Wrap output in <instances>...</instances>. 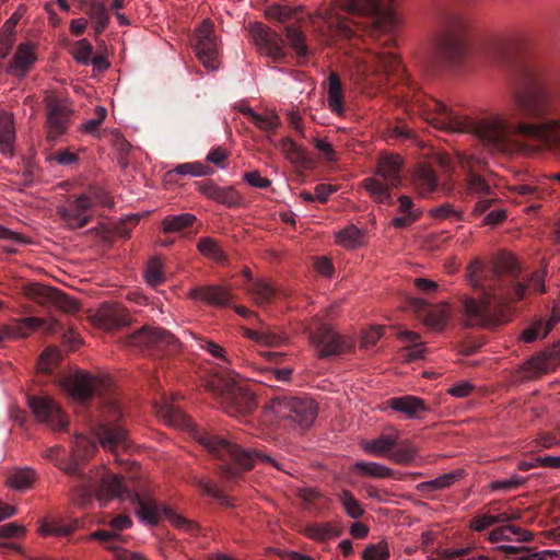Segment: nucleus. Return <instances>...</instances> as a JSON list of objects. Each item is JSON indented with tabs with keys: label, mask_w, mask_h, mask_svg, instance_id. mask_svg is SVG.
Masks as SVG:
<instances>
[{
	"label": "nucleus",
	"mask_w": 560,
	"mask_h": 560,
	"mask_svg": "<svg viewBox=\"0 0 560 560\" xmlns=\"http://www.w3.org/2000/svg\"><path fill=\"white\" fill-rule=\"evenodd\" d=\"M512 100L521 116L516 122L502 113L476 120L423 94H416L410 106L435 129L472 133L495 150L506 149L513 137H524L548 149L560 150V117L547 118L553 104V92L546 70L538 66L525 68Z\"/></svg>",
	"instance_id": "nucleus-1"
},
{
	"label": "nucleus",
	"mask_w": 560,
	"mask_h": 560,
	"mask_svg": "<svg viewBox=\"0 0 560 560\" xmlns=\"http://www.w3.org/2000/svg\"><path fill=\"white\" fill-rule=\"evenodd\" d=\"M483 262L476 258L467 269V279L474 288L485 290L480 300L466 298L463 302L466 324L486 328L495 327L510 320L508 302L521 301L525 298L528 284L517 283L512 292L504 289L500 277L503 273L516 276V261L513 256H502L493 267V284H485L479 276L483 271Z\"/></svg>",
	"instance_id": "nucleus-2"
},
{
	"label": "nucleus",
	"mask_w": 560,
	"mask_h": 560,
	"mask_svg": "<svg viewBox=\"0 0 560 560\" xmlns=\"http://www.w3.org/2000/svg\"><path fill=\"white\" fill-rule=\"evenodd\" d=\"M195 439L209 453L224 462L221 470L222 475L229 480L236 479L242 470H249L256 464L271 465L278 470L284 471L282 465L276 458L260 451L244 450L237 444L209 432H197Z\"/></svg>",
	"instance_id": "nucleus-3"
},
{
	"label": "nucleus",
	"mask_w": 560,
	"mask_h": 560,
	"mask_svg": "<svg viewBox=\"0 0 560 560\" xmlns=\"http://www.w3.org/2000/svg\"><path fill=\"white\" fill-rule=\"evenodd\" d=\"M205 386L219 399L221 408L230 417L245 416L256 408L255 396L246 389L243 380L232 371L209 374Z\"/></svg>",
	"instance_id": "nucleus-4"
},
{
	"label": "nucleus",
	"mask_w": 560,
	"mask_h": 560,
	"mask_svg": "<svg viewBox=\"0 0 560 560\" xmlns=\"http://www.w3.org/2000/svg\"><path fill=\"white\" fill-rule=\"evenodd\" d=\"M81 497L78 502L85 505L93 498L98 501H107L114 498L127 499L122 477L109 472L105 467L98 468L91 476H84L80 482Z\"/></svg>",
	"instance_id": "nucleus-5"
},
{
	"label": "nucleus",
	"mask_w": 560,
	"mask_h": 560,
	"mask_svg": "<svg viewBox=\"0 0 560 560\" xmlns=\"http://www.w3.org/2000/svg\"><path fill=\"white\" fill-rule=\"evenodd\" d=\"M378 0H332L330 8L323 14L328 28L336 35L350 38L354 34L346 22L347 14H376L380 10Z\"/></svg>",
	"instance_id": "nucleus-6"
},
{
	"label": "nucleus",
	"mask_w": 560,
	"mask_h": 560,
	"mask_svg": "<svg viewBox=\"0 0 560 560\" xmlns=\"http://www.w3.org/2000/svg\"><path fill=\"white\" fill-rule=\"evenodd\" d=\"M400 435L398 430L390 429L389 433L363 441L361 447L366 454L377 457H384L390 453V458L395 463L407 464L415 458L417 448L409 441L401 440Z\"/></svg>",
	"instance_id": "nucleus-7"
},
{
	"label": "nucleus",
	"mask_w": 560,
	"mask_h": 560,
	"mask_svg": "<svg viewBox=\"0 0 560 560\" xmlns=\"http://www.w3.org/2000/svg\"><path fill=\"white\" fill-rule=\"evenodd\" d=\"M266 408L277 418L290 420L301 427H310L317 416V405L308 397H277Z\"/></svg>",
	"instance_id": "nucleus-8"
},
{
	"label": "nucleus",
	"mask_w": 560,
	"mask_h": 560,
	"mask_svg": "<svg viewBox=\"0 0 560 560\" xmlns=\"http://www.w3.org/2000/svg\"><path fill=\"white\" fill-rule=\"evenodd\" d=\"M399 67L400 60L394 52L375 47L358 58L357 74L360 80L374 84L381 81L383 75L397 71Z\"/></svg>",
	"instance_id": "nucleus-9"
},
{
	"label": "nucleus",
	"mask_w": 560,
	"mask_h": 560,
	"mask_svg": "<svg viewBox=\"0 0 560 560\" xmlns=\"http://www.w3.org/2000/svg\"><path fill=\"white\" fill-rule=\"evenodd\" d=\"M107 412V417L95 429V435L100 444L103 448L110 452L128 451L131 442L127 430L119 422L121 418L119 406L116 402H112Z\"/></svg>",
	"instance_id": "nucleus-10"
},
{
	"label": "nucleus",
	"mask_w": 560,
	"mask_h": 560,
	"mask_svg": "<svg viewBox=\"0 0 560 560\" xmlns=\"http://www.w3.org/2000/svg\"><path fill=\"white\" fill-rule=\"evenodd\" d=\"M310 341L320 359L341 355L353 350L354 341L348 335H341L328 324H319L311 332Z\"/></svg>",
	"instance_id": "nucleus-11"
},
{
	"label": "nucleus",
	"mask_w": 560,
	"mask_h": 560,
	"mask_svg": "<svg viewBox=\"0 0 560 560\" xmlns=\"http://www.w3.org/2000/svg\"><path fill=\"white\" fill-rule=\"evenodd\" d=\"M464 20L459 15L448 16L438 39V52L447 61L458 60L465 51Z\"/></svg>",
	"instance_id": "nucleus-12"
},
{
	"label": "nucleus",
	"mask_w": 560,
	"mask_h": 560,
	"mask_svg": "<svg viewBox=\"0 0 560 560\" xmlns=\"http://www.w3.org/2000/svg\"><path fill=\"white\" fill-rule=\"evenodd\" d=\"M458 164L466 173V192L474 198L492 196L494 190L480 174L486 171L487 162L475 155L459 154Z\"/></svg>",
	"instance_id": "nucleus-13"
},
{
	"label": "nucleus",
	"mask_w": 560,
	"mask_h": 560,
	"mask_svg": "<svg viewBox=\"0 0 560 560\" xmlns=\"http://www.w3.org/2000/svg\"><path fill=\"white\" fill-rule=\"evenodd\" d=\"M47 139L57 140L71 126L72 108L66 100L52 95L45 98Z\"/></svg>",
	"instance_id": "nucleus-14"
},
{
	"label": "nucleus",
	"mask_w": 560,
	"mask_h": 560,
	"mask_svg": "<svg viewBox=\"0 0 560 560\" xmlns=\"http://www.w3.org/2000/svg\"><path fill=\"white\" fill-rule=\"evenodd\" d=\"M125 346L141 351L175 348L177 339L173 334L163 328L143 326L125 339Z\"/></svg>",
	"instance_id": "nucleus-15"
},
{
	"label": "nucleus",
	"mask_w": 560,
	"mask_h": 560,
	"mask_svg": "<svg viewBox=\"0 0 560 560\" xmlns=\"http://www.w3.org/2000/svg\"><path fill=\"white\" fill-rule=\"evenodd\" d=\"M213 27V23L207 19L195 32L196 55L202 65L210 70H215L219 67V43Z\"/></svg>",
	"instance_id": "nucleus-16"
},
{
	"label": "nucleus",
	"mask_w": 560,
	"mask_h": 560,
	"mask_svg": "<svg viewBox=\"0 0 560 560\" xmlns=\"http://www.w3.org/2000/svg\"><path fill=\"white\" fill-rule=\"evenodd\" d=\"M28 407L39 422L47 424L52 430H61L68 425L60 406L48 396L28 397Z\"/></svg>",
	"instance_id": "nucleus-17"
},
{
	"label": "nucleus",
	"mask_w": 560,
	"mask_h": 560,
	"mask_svg": "<svg viewBox=\"0 0 560 560\" xmlns=\"http://www.w3.org/2000/svg\"><path fill=\"white\" fill-rule=\"evenodd\" d=\"M62 385L73 398L85 400L105 387V380L85 371H78L67 376Z\"/></svg>",
	"instance_id": "nucleus-18"
},
{
	"label": "nucleus",
	"mask_w": 560,
	"mask_h": 560,
	"mask_svg": "<svg viewBox=\"0 0 560 560\" xmlns=\"http://www.w3.org/2000/svg\"><path fill=\"white\" fill-rule=\"evenodd\" d=\"M94 450H96V444L94 442H92L90 439L83 435L77 436L71 460L69 463H65L63 460L57 463L59 469L63 470L66 474L70 476L78 477V483L73 489V498L77 501V503L79 502L81 497V479L82 477L86 476L85 474L80 472L79 460L85 459L89 456V454L92 453Z\"/></svg>",
	"instance_id": "nucleus-19"
},
{
	"label": "nucleus",
	"mask_w": 560,
	"mask_h": 560,
	"mask_svg": "<svg viewBox=\"0 0 560 560\" xmlns=\"http://www.w3.org/2000/svg\"><path fill=\"white\" fill-rule=\"evenodd\" d=\"M93 208L92 197L88 194L78 196L69 206H60L57 213L71 229L85 226L92 219L91 210Z\"/></svg>",
	"instance_id": "nucleus-20"
},
{
	"label": "nucleus",
	"mask_w": 560,
	"mask_h": 560,
	"mask_svg": "<svg viewBox=\"0 0 560 560\" xmlns=\"http://www.w3.org/2000/svg\"><path fill=\"white\" fill-rule=\"evenodd\" d=\"M254 43L260 54L278 61L284 57L283 42L280 35L262 23H256L250 28Z\"/></svg>",
	"instance_id": "nucleus-21"
},
{
	"label": "nucleus",
	"mask_w": 560,
	"mask_h": 560,
	"mask_svg": "<svg viewBox=\"0 0 560 560\" xmlns=\"http://www.w3.org/2000/svg\"><path fill=\"white\" fill-rule=\"evenodd\" d=\"M91 319L95 326L104 330L120 328L130 322L127 308L117 303H103Z\"/></svg>",
	"instance_id": "nucleus-22"
},
{
	"label": "nucleus",
	"mask_w": 560,
	"mask_h": 560,
	"mask_svg": "<svg viewBox=\"0 0 560 560\" xmlns=\"http://www.w3.org/2000/svg\"><path fill=\"white\" fill-rule=\"evenodd\" d=\"M198 190L206 198L228 208L241 207L245 201L244 197L233 186H219L212 180L199 183Z\"/></svg>",
	"instance_id": "nucleus-23"
},
{
	"label": "nucleus",
	"mask_w": 560,
	"mask_h": 560,
	"mask_svg": "<svg viewBox=\"0 0 560 560\" xmlns=\"http://www.w3.org/2000/svg\"><path fill=\"white\" fill-rule=\"evenodd\" d=\"M518 518H521V511L518 510L501 512L490 505L486 512L474 516V518L470 521L469 527L476 532H483L494 524L509 523Z\"/></svg>",
	"instance_id": "nucleus-24"
},
{
	"label": "nucleus",
	"mask_w": 560,
	"mask_h": 560,
	"mask_svg": "<svg viewBox=\"0 0 560 560\" xmlns=\"http://www.w3.org/2000/svg\"><path fill=\"white\" fill-rule=\"evenodd\" d=\"M188 298L194 301H201L211 306L221 307L230 303L232 295L224 287L212 284L191 289L188 292Z\"/></svg>",
	"instance_id": "nucleus-25"
},
{
	"label": "nucleus",
	"mask_w": 560,
	"mask_h": 560,
	"mask_svg": "<svg viewBox=\"0 0 560 560\" xmlns=\"http://www.w3.org/2000/svg\"><path fill=\"white\" fill-rule=\"evenodd\" d=\"M387 405L390 409L405 415L408 419H418L422 413L429 411L424 400L413 395L390 398Z\"/></svg>",
	"instance_id": "nucleus-26"
},
{
	"label": "nucleus",
	"mask_w": 560,
	"mask_h": 560,
	"mask_svg": "<svg viewBox=\"0 0 560 560\" xmlns=\"http://www.w3.org/2000/svg\"><path fill=\"white\" fill-rule=\"evenodd\" d=\"M35 49L33 43L20 44L10 62V71L18 77H25L37 60Z\"/></svg>",
	"instance_id": "nucleus-27"
},
{
	"label": "nucleus",
	"mask_w": 560,
	"mask_h": 560,
	"mask_svg": "<svg viewBox=\"0 0 560 560\" xmlns=\"http://www.w3.org/2000/svg\"><path fill=\"white\" fill-rule=\"evenodd\" d=\"M246 292L254 303L260 307L270 305L279 296V292L275 285L262 278L250 281L246 287Z\"/></svg>",
	"instance_id": "nucleus-28"
},
{
	"label": "nucleus",
	"mask_w": 560,
	"mask_h": 560,
	"mask_svg": "<svg viewBox=\"0 0 560 560\" xmlns=\"http://www.w3.org/2000/svg\"><path fill=\"white\" fill-rule=\"evenodd\" d=\"M401 167L402 159L398 154L382 155L376 173L387 182L388 186L398 187L401 184Z\"/></svg>",
	"instance_id": "nucleus-29"
},
{
	"label": "nucleus",
	"mask_w": 560,
	"mask_h": 560,
	"mask_svg": "<svg viewBox=\"0 0 560 560\" xmlns=\"http://www.w3.org/2000/svg\"><path fill=\"white\" fill-rule=\"evenodd\" d=\"M412 185L421 197H428L440 188L436 174L427 164L416 167L412 174Z\"/></svg>",
	"instance_id": "nucleus-30"
},
{
	"label": "nucleus",
	"mask_w": 560,
	"mask_h": 560,
	"mask_svg": "<svg viewBox=\"0 0 560 560\" xmlns=\"http://www.w3.org/2000/svg\"><path fill=\"white\" fill-rule=\"evenodd\" d=\"M130 500L137 504L136 513L141 522L150 525H156L160 522L162 510L152 498L133 493Z\"/></svg>",
	"instance_id": "nucleus-31"
},
{
	"label": "nucleus",
	"mask_w": 560,
	"mask_h": 560,
	"mask_svg": "<svg viewBox=\"0 0 560 560\" xmlns=\"http://www.w3.org/2000/svg\"><path fill=\"white\" fill-rule=\"evenodd\" d=\"M533 539V534L522 527L503 523V525L493 528L489 533V540L491 542L511 541L527 542Z\"/></svg>",
	"instance_id": "nucleus-32"
},
{
	"label": "nucleus",
	"mask_w": 560,
	"mask_h": 560,
	"mask_svg": "<svg viewBox=\"0 0 560 560\" xmlns=\"http://www.w3.org/2000/svg\"><path fill=\"white\" fill-rule=\"evenodd\" d=\"M15 141V124L13 115L8 112L0 113V152L12 156Z\"/></svg>",
	"instance_id": "nucleus-33"
},
{
	"label": "nucleus",
	"mask_w": 560,
	"mask_h": 560,
	"mask_svg": "<svg viewBox=\"0 0 560 560\" xmlns=\"http://www.w3.org/2000/svg\"><path fill=\"white\" fill-rule=\"evenodd\" d=\"M400 341L407 346L402 350V359L406 362H411L423 358L425 353V346L420 341V336L410 330H400L397 334Z\"/></svg>",
	"instance_id": "nucleus-34"
},
{
	"label": "nucleus",
	"mask_w": 560,
	"mask_h": 560,
	"mask_svg": "<svg viewBox=\"0 0 560 560\" xmlns=\"http://www.w3.org/2000/svg\"><path fill=\"white\" fill-rule=\"evenodd\" d=\"M279 145L285 158L295 166L307 168L312 165L313 161L306 150L296 144L291 138L281 139Z\"/></svg>",
	"instance_id": "nucleus-35"
},
{
	"label": "nucleus",
	"mask_w": 560,
	"mask_h": 560,
	"mask_svg": "<svg viewBox=\"0 0 560 560\" xmlns=\"http://www.w3.org/2000/svg\"><path fill=\"white\" fill-rule=\"evenodd\" d=\"M244 335L254 342L265 347H280L287 341V337L283 334L271 330L268 327L259 329L246 328Z\"/></svg>",
	"instance_id": "nucleus-36"
},
{
	"label": "nucleus",
	"mask_w": 560,
	"mask_h": 560,
	"mask_svg": "<svg viewBox=\"0 0 560 560\" xmlns=\"http://www.w3.org/2000/svg\"><path fill=\"white\" fill-rule=\"evenodd\" d=\"M327 103L329 109L337 114H343V94L340 78L336 72L328 75Z\"/></svg>",
	"instance_id": "nucleus-37"
},
{
	"label": "nucleus",
	"mask_w": 560,
	"mask_h": 560,
	"mask_svg": "<svg viewBox=\"0 0 560 560\" xmlns=\"http://www.w3.org/2000/svg\"><path fill=\"white\" fill-rule=\"evenodd\" d=\"M336 242L345 248L354 249L364 242V231L351 224L336 232Z\"/></svg>",
	"instance_id": "nucleus-38"
},
{
	"label": "nucleus",
	"mask_w": 560,
	"mask_h": 560,
	"mask_svg": "<svg viewBox=\"0 0 560 560\" xmlns=\"http://www.w3.org/2000/svg\"><path fill=\"white\" fill-rule=\"evenodd\" d=\"M23 293L34 302L48 305L51 304L56 289L37 283L30 282L23 285Z\"/></svg>",
	"instance_id": "nucleus-39"
},
{
	"label": "nucleus",
	"mask_w": 560,
	"mask_h": 560,
	"mask_svg": "<svg viewBox=\"0 0 560 560\" xmlns=\"http://www.w3.org/2000/svg\"><path fill=\"white\" fill-rule=\"evenodd\" d=\"M352 470L361 476L384 479L393 475V470L380 463L359 460L352 466Z\"/></svg>",
	"instance_id": "nucleus-40"
},
{
	"label": "nucleus",
	"mask_w": 560,
	"mask_h": 560,
	"mask_svg": "<svg viewBox=\"0 0 560 560\" xmlns=\"http://www.w3.org/2000/svg\"><path fill=\"white\" fill-rule=\"evenodd\" d=\"M450 306L447 303H440L424 315L423 324L434 330H442L447 323Z\"/></svg>",
	"instance_id": "nucleus-41"
},
{
	"label": "nucleus",
	"mask_w": 560,
	"mask_h": 560,
	"mask_svg": "<svg viewBox=\"0 0 560 560\" xmlns=\"http://www.w3.org/2000/svg\"><path fill=\"white\" fill-rule=\"evenodd\" d=\"M339 529L332 523H316L305 527V534L308 538L316 541H326L339 535Z\"/></svg>",
	"instance_id": "nucleus-42"
},
{
	"label": "nucleus",
	"mask_w": 560,
	"mask_h": 560,
	"mask_svg": "<svg viewBox=\"0 0 560 560\" xmlns=\"http://www.w3.org/2000/svg\"><path fill=\"white\" fill-rule=\"evenodd\" d=\"M143 276L145 282L152 288L164 283L166 281V277L162 259L160 257L151 258L147 264Z\"/></svg>",
	"instance_id": "nucleus-43"
},
{
	"label": "nucleus",
	"mask_w": 560,
	"mask_h": 560,
	"mask_svg": "<svg viewBox=\"0 0 560 560\" xmlns=\"http://www.w3.org/2000/svg\"><path fill=\"white\" fill-rule=\"evenodd\" d=\"M553 363V353L551 351H547L527 360L524 363V370L530 376H536L548 371Z\"/></svg>",
	"instance_id": "nucleus-44"
},
{
	"label": "nucleus",
	"mask_w": 560,
	"mask_h": 560,
	"mask_svg": "<svg viewBox=\"0 0 560 560\" xmlns=\"http://www.w3.org/2000/svg\"><path fill=\"white\" fill-rule=\"evenodd\" d=\"M195 221L196 217L191 213L167 215L162 221V229L165 233H177L191 226Z\"/></svg>",
	"instance_id": "nucleus-45"
},
{
	"label": "nucleus",
	"mask_w": 560,
	"mask_h": 560,
	"mask_svg": "<svg viewBox=\"0 0 560 560\" xmlns=\"http://www.w3.org/2000/svg\"><path fill=\"white\" fill-rule=\"evenodd\" d=\"M78 527V521H73L68 524H62L59 522H43L38 527V533L43 537L47 536H57V537H66L72 534Z\"/></svg>",
	"instance_id": "nucleus-46"
},
{
	"label": "nucleus",
	"mask_w": 560,
	"mask_h": 560,
	"mask_svg": "<svg viewBox=\"0 0 560 560\" xmlns=\"http://www.w3.org/2000/svg\"><path fill=\"white\" fill-rule=\"evenodd\" d=\"M338 501L340 502L346 514L354 520L360 518L364 514L362 504L354 498L349 490H342L338 494Z\"/></svg>",
	"instance_id": "nucleus-47"
},
{
	"label": "nucleus",
	"mask_w": 560,
	"mask_h": 560,
	"mask_svg": "<svg viewBox=\"0 0 560 560\" xmlns=\"http://www.w3.org/2000/svg\"><path fill=\"white\" fill-rule=\"evenodd\" d=\"M173 173H176L182 176L190 175L195 177H200L211 175L213 173V170L201 162H187L177 165L173 171L167 173V176H172Z\"/></svg>",
	"instance_id": "nucleus-48"
},
{
	"label": "nucleus",
	"mask_w": 560,
	"mask_h": 560,
	"mask_svg": "<svg viewBox=\"0 0 560 560\" xmlns=\"http://www.w3.org/2000/svg\"><path fill=\"white\" fill-rule=\"evenodd\" d=\"M88 14L90 19L95 23V32L101 34L109 23V14L107 9L103 3L93 0L90 4Z\"/></svg>",
	"instance_id": "nucleus-49"
},
{
	"label": "nucleus",
	"mask_w": 560,
	"mask_h": 560,
	"mask_svg": "<svg viewBox=\"0 0 560 560\" xmlns=\"http://www.w3.org/2000/svg\"><path fill=\"white\" fill-rule=\"evenodd\" d=\"M36 479V474L31 468H22L13 471L8 482L10 487L16 490H25L32 487L33 482Z\"/></svg>",
	"instance_id": "nucleus-50"
},
{
	"label": "nucleus",
	"mask_w": 560,
	"mask_h": 560,
	"mask_svg": "<svg viewBox=\"0 0 560 560\" xmlns=\"http://www.w3.org/2000/svg\"><path fill=\"white\" fill-rule=\"evenodd\" d=\"M197 247L201 255L217 262H223L225 259V254L219 244L211 237H201Z\"/></svg>",
	"instance_id": "nucleus-51"
},
{
	"label": "nucleus",
	"mask_w": 560,
	"mask_h": 560,
	"mask_svg": "<svg viewBox=\"0 0 560 560\" xmlns=\"http://www.w3.org/2000/svg\"><path fill=\"white\" fill-rule=\"evenodd\" d=\"M460 472H448L429 481L421 482L418 489L421 491H435L451 487L458 478Z\"/></svg>",
	"instance_id": "nucleus-52"
},
{
	"label": "nucleus",
	"mask_w": 560,
	"mask_h": 560,
	"mask_svg": "<svg viewBox=\"0 0 560 560\" xmlns=\"http://www.w3.org/2000/svg\"><path fill=\"white\" fill-rule=\"evenodd\" d=\"M285 36L290 46L295 50V52L299 56L305 57L307 55V47L305 45L304 34L298 26H287Z\"/></svg>",
	"instance_id": "nucleus-53"
},
{
	"label": "nucleus",
	"mask_w": 560,
	"mask_h": 560,
	"mask_svg": "<svg viewBox=\"0 0 560 560\" xmlns=\"http://www.w3.org/2000/svg\"><path fill=\"white\" fill-rule=\"evenodd\" d=\"M22 322V327L27 336H30L33 331L38 328H44L47 332H54L58 328V322L56 319L45 320L39 317H24L20 318Z\"/></svg>",
	"instance_id": "nucleus-54"
},
{
	"label": "nucleus",
	"mask_w": 560,
	"mask_h": 560,
	"mask_svg": "<svg viewBox=\"0 0 560 560\" xmlns=\"http://www.w3.org/2000/svg\"><path fill=\"white\" fill-rule=\"evenodd\" d=\"M22 322V327L27 336H30L33 331L38 328H44L47 332H54L58 328V322L56 319L45 320L39 317H24L20 318Z\"/></svg>",
	"instance_id": "nucleus-55"
},
{
	"label": "nucleus",
	"mask_w": 560,
	"mask_h": 560,
	"mask_svg": "<svg viewBox=\"0 0 560 560\" xmlns=\"http://www.w3.org/2000/svg\"><path fill=\"white\" fill-rule=\"evenodd\" d=\"M363 187L377 202L383 203L390 198L388 187L376 178L370 177L364 179Z\"/></svg>",
	"instance_id": "nucleus-56"
},
{
	"label": "nucleus",
	"mask_w": 560,
	"mask_h": 560,
	"mask_svg": "<svg viewBox=\"0 0 560 560\" xmlns=\"http://www.w3.org/2000/svg\"><path fill=\"white\" fill-rule=\"evenodd\" d=\"M250 121L262 131H275L281 124L279 116L273 112L256 113Z\"/></svg>",
	"instance_id": "nucleus-57"
},
{
	"label": "nucleus",
	"mask_w": 560,
	"mask_h": 560,
	"mask_svg": "<svg viewBox=\"0 0 560 560\" xmlns=\"http://www.w3.org/2000/svg\"><path fill=\"white\" fill-rule=\"evenodd\" d=\"M51 305H55L57 308L68 314H73L80 310V304L75 299L57 289L54 294Z\"/></svg>",
	"instance_id": "nucleus-58"
},
{
	"label": "nucleus",
	"mask_w": 560,
	"mask_h": 560,
	"mask_svg": "<svg viewBox=\"0 0 560 560\" xmlns=\"http://www.w3.org/2000/svg\"><path fill=\"white\" fill-rule=\"evenodd\" d=\"M163 512L165 517L171 522V524L174 527L190 534L197 532L198 527L195 523L176 513L174 510L170 508H163Z\"/></svg>",
	"instance_id": "nucleus-59"
},
{
	"label": "nucleus",
	"mask_w": 560,
	"mask_h": 560,
	"mask_svg": "<svg viewBox=\"0 0 560 560\" xmlns=\"http://www.w3.org/2000/svg\"><path fill=\"white\" fill-rule=\"evenodd\" d=\"M93 47L88 39L82 38L78 40L72 49L71 55L74 60L82 65H89L92 57Z\"/></svg>",
	"instance_id": "nucleus-60"
},
{
	"label": "nucleus",
	"mask_w": 560,
	"mask_h": 560,
	"mask_svg": "<svg viewBox=\"0 0 560 560\" xmlns=\"http://www.w3.org/2000/svg\"><path fill=\"white\" fill-rule=\"evenodd\" d=\"M107 116V109L104 106H97L95 108V117L86 120L84 124L80 126V130L83 133L95 135L98 136L97 130L101 124L105 120Z\"/></svg>",
	"instance_id": "nucleus-61"
},
{
	"label": "nucleus",
	"mask_w": 560,
	"mask_h": 560,
	"mask_svg": "<svg viewBox=\"0 0 560 560\" xmlns=\"http://www.w3.org/2000/svg\"><path fill=\"white\" fill-rule=\"evenodd\" d=\"M525 481H526L525 478H523L521 476H517V475H512L511 477H509L506 479L492 481L490 483V489L493 490V491H498V490H504V491L515 490V489L522 487L525 483Z\"/></svg>",
	"instance_id": "nucleus-62"
},
{
	"label": "nucleus",
	"mask_w": 560,
	"mask_h": 560,
	"mask_svg": "<svg viewBox=\"0 0 560 560\" xmlns=\"http://www.w3.org/2000/svg\"><path fill=\"white\" fill-rule=\"evenodd\" d=\"M389 557L388 546L384 541L366 547L363 551L364 560H387Z\"/></svg>",
	"instance_id": "nucleus-63"
},
{
	"label": "nucleus",
	"mask_w": 560,
	"mask_h": 560,
	"mask_svg": "<svg viewBox=\"0 0 560 560\" xmlns=\"http://www.w3.org/2000/svg\"><path fill=\"white\" fill-rule=\"evenodd\" d=\"M295 14V9L285 5H270L266 9V16L269 20L284 22Z\"/></svg>",
	"instance_id": "nucleus-64"
}]
</instances>
